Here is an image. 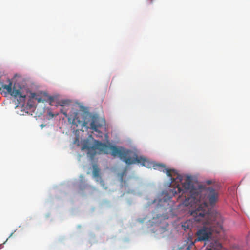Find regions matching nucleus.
Returning <instances> with one entry per match:
<instances>
[{"label": "nucleus", "instance_id": "a211bd4d", "mask_svg": "<svg viewBox=\"0 0 250 250\" xmlns=\"http://www.w3.org/2000/svg\"><path fill=\"white\" fill-rule=\"evenodd\" d=\"M1 88H0V90H1Z\"/></svg>", "mask_w": 250, "mask_h": 250}, {"label": "nucleus", "instance_id": "6ab92c4d", "mask_svg": "<svg viewBox=\"0 0 250 250\" xmlns=\"http://www.w3.org/2000/svg\"><path fill=\"white\" fill-rule=\"evenodd\" d=\"M151 2H152V0H151Z\"/></svg>", "mask_w": 250, "mask_h": 250}, {"label": "nucleus", "instance_id": "ddd939ff", "mask_svg": "<svg viewBox=\"0 0 250 250\" xmlns=\"http://www.w3.org/2000/svg\"><path fill=\"white\" fill-rule=\"evenodd\" d=\"M48 115L49 116L50 118H53L55 116V115L52 113L51 112H48Z\"/></svg>", "mask_w": 250, "mask_h": 250}, {"label": "nucleus", "instance_id": "f257e3e1", "mask_svg": "<svg viewBox=\"0 0 250 250\" xmlns=\"http://www.w3.org/2000/svg\"><path fill=\"white\" fill-rule=\"evenodd\" d=\"M178 198L181 199L185 206L195 207L190 214L196 221L209 223L214 215L209 211L208 206L213 207L219 200V191L210 187L206 188L198 184H194L190 176H187L182 184Z\"/></svg>", "mask_w": 250, "mask_h": 250}, {"label": "nucleus", "instance_id": "f8f14e48", "mask_svg": "<svg viewBox=\"0 0 250 250\" xmlns=\"http://www.w3.org/2000/svg\"><path fill=\"white\" fill-rule=\"evenodd\" d=\"M32 98L37 100L38 102H42V98L40 97H37L36 94L35 93L32 94Z\"/></svg>", "mask_w": 250, "mask_h": 250}, {"label": "nucleus", "instance_id": "dca6fc26", "mask_svg": "<svg viewBox=\"0 0 250 250\" xmlns=\"http://www.w3.org/2000/svg\"><path fill=\"white\" fill-rule=\"evenodd\" d=\"M62 113H63V114H64L65 117H67V113L66 112H62Z\"/></svg>", "mask_w": 250, "mask_h": 250}, {"label": "nucleus", "instance_id": "6e6552de", "mask_svg": "<svg viewBox=\"0 0 250 250\" xmlns=\"http://www.w3.org/2000/svg\"><path fill=\"white\" fill-rule=\"evenodd\" d=\"M136 161L137 163H141L142 166L147 168H150L152 166L153 167V163L149 162L147 159L142 157H139Z\"/></svg>", "mask_w": 250, "mask_h": 250}, {"label": "nucleus", "instance_id": "f03ea898", "mask_svg": "<svg viewBox=\"0 0 250 250\" xmlns=\"http://www.w3.org/2000/svg\"><path fill=\"white\" fill-rule=\"evenodd\" d=\"M153 167L154 169L165 172L167 176L170 178V187L171 188L167 191L162 193V199L161 201L167 202L173 196L179 195L181 194L182 188L180 187L179 183L181 182L183 177L179 174L174 169H169L166 168L165 165L162 164H154Z\"/></svg>", "mask_w": 250, "mask_h": 250}, {"label": "nucleus", "instance_id": "7ed1b4c3", "mask_svg": "<svg viewBox=\"0 0 250 250\" xmlns=\"http://www.w3.org/2000/svg\"><path fill=\"white\" fill-rule=\"evenodd\" d=\"M87 149V154L91 158H93L98 151L99 153L108 154V150L111 151V154L114 156H118L120 159L125 156L126 150L123 148H118L115 146H108L105 143L97 140H94V144L91 146L87 140H84L82 146V150Z\"/></svg>", "mask_w": 250, "mask_h": 250}, {"label": "nucleus", "instance_id": "39448f33", "mask_svg": "<svg viewBox=\"0 0 250 250\" xmlns=\"http://www.w3.org/2000/svg\"><path fill=\"white\" fill-rule=\"evenodd\" d=\"M214 219L215 217H214V218H212V220L210 219L209 220L210 221V222L209 223H204L203 221L199 222L195 221L193 217V219L195 222H201L203 224L207 225V226H204L203 228L199 229L197 231L196 233L197 238L195 239V241H207L211 237L213 230L210 227H208V225L213 224L212 221L214 220Z\"/></svg>", "mask_w": 250, "mask_h": 250}, {"label": "nucleus", "instance_id": "0eeeda50", "mask_svg": "<svg viewBox=\"0 0 250 250\" xmlns=\"http://www.w3.org/2000/svg\"><path fill=\"white\" fill-rule=\"evenodd\" d=\"M129 151L126 150L125 151V157H122L121 159H122L124 162H125L127 164L130 165L132 164H134L137 163L136 160L139 158V156L137 155H135V157L132 158L129 157H127Z\"/></svg>", "mask_w": 250, "mask_h": 250}, {"label": "nucleus", "instance_id": "9b49d317", "mask_svg": "<svg viewBox=\"0 0 250 250\" xmlns=\"http://www.w3.org/2000/svg\"><path fill=\"white\" fill-rule=\"evenodd\" d=\"M69 103H70V101L68 100H61L59 102V105H60L61 106H63L65 105L69 104Z\"/></svg>", "mask_w": 250, "mask_h": 250}, {"label": "nucleus", "instance_id": "2eb2a0df", "mask_svg": "<svg viewBox=\"0 0 250 250\" xmlns=\"http://www.w3.org/2000/svg\"><path fill=\"white\" fill-rule=\"evenodd\" d=\"M206 183L207 185H210L212 183V181L211 180H207L206 181Z\"/></svg>", "mask_w": 250, "mask_h": 250}, {"label": "nucleus", "instance_id": "1a4fd4ad", "mask_svg": "<svg viewBox=\"0 0 250 250\" xmlns=\"http://www.w3.org/2000/svg\"><path fill=\"white\" fill-rule=\"evenodd\" d=\"M193 226L192 221L189 219L182 223V229L185 231H187L188 229L191 230Z\"/></svg>", "mask_w": 250, "mask_h": 250}, {"label": "nucleus", "instance_id": "423d86ee", "mask_svg": "<svg viewBox=\"0 0 250 250\" xmlns=\"http://www.w3.org/2000/svg\"><path fill=\"white\" fill-rule=\"evenodd\" d=\"M9 83L8 85L2 84V88L6 90L7 92L9 93L11 96L15 97H19L20 101L22 100L23 102H24L26 96L22 94L20 89H16L15 86H14L12 89V83L10 80H9Z\"/></svg>", "mask_w": 250, "mask_h": 250}, {"label": "nucleus", "instance_id": "20e7f679", "mask_svg": "<svg viewBox=\"0 0 250 250\" xmlns=\"http://www.w3.org/2000/svg\"><path fill=\"white\" fill-rule=\"evenodd\" d=\"M68 120L72 121V124L77 127L90 128L97 132H99L98 128L102 126L98 117L87 113L74 112L70 115Z\"/></svg>", "mask_w": 250, "mask_h": 250}, {"label": "nucleus", "instance_id": "9d476101", "mask_svg": "<svg viewBox=\"0 0 250 250\" xmlns=\"http://www.w3.org/2000/svg\"><path fill=\"white\" fill-rule=\"evenodd\" d=\"M99 169L96 167H94L93 171V175L94 177H99Z\"/></svg>", "mask_w": 250, "mask_h": 250}, {"label": "nucleus", "instance_id": "f3484780", "mask_svg": "<svg viewBox=\"0 0 250 250\" xmlns=\"http://www.w3.org/2000/svg\"><path fill=\"white\" fill-rule=\"evenodd\" d=\"M187 250H190V248H189V247H188L187 248Z\"/></svg>", "mask_w": 250, "mask_h": 250}, {"label": "nucleus", "instance_id": "4468645a", "mask_svg": "<svg viewBox=\"0 0 250 250\" xmlns=\"http://www.w3.org/2000/svg\"><path fill=\"white\" fill-rule=\"evenodd\" d=\"M49 101H50V105H52V104H51V103L54 101V98H53V97H50L49 98Z\"/></svg>", "mask_w": 250, "mask_h": 250}]
</instances>
